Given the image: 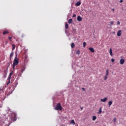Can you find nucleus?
Segmentation results:
<instances>
[{"mask_svg": "<svg viewBox=\"0 0 126 126\" xmlns=\"http://www.w3.org/2000/svg\"><path fill=\"white\" fill-rule=\"evenodd\" d=\"M12 72H13V71H12L11 72H10L9 75V76L7 78L8 82L6 85V87H7V86H8V84H9V83H10V79L11 78V75H12Z\"/></svg>", "mask_w": 126, "mask_h": 126, "instance_id": "3", "label": "nucleus"}, {"mask_svg": "<svg viewBox=\"0 0 126 126\" xmlns=\"http://www.w3.org/2000/svg\"><path fill=\"white\" fill-rule=\"evenodd\" d=\"M113 24H114V22H113V21H111L110 22V26H112V25H113Z\"/></svg>", "mask_w": 126, "mask_h": 126, "instance_id": "22", "label": "nucleus"}, {"mask_svg": "<svg viewBox=\"0 0 126 126\" xmlns=\"http://www.w3.org/2000/svg\"><path fill=\"white\" fill-rule=\"evenodd\" d=\"M117 24H118V25H120V24H121V22H120V21H118Z\"/></svg>", "mask_w": 126, "mask_h": 126, "instance_id": "30", "label": "nucleus"}, {"mask_svg": "<svg viewBox=\"0 0 126 126\" xmlns=\"http://www.w3.org/2000/svg\"><path fill=\"white\" fill-rule=\"evenodd\" d=\"M112 104H113V101H109L108 102V105H109V107H111V106L112 105Z\"/></svg>", "mask_w": 126, "mask_h": 126, "instance_id": "15", "label": "nucleus"}, {"mask_svg": "<svg viewBox=\"0 0 126 126\" xmlns=\"http://www.w3.org/2000/svg\"><path fill=\"white\" fill-rule=\"evenodd\" d=\"M102 113V108H100L98 112V114L100 115Z\"/></svg>", "mask_w": 126, "mask_h": 126, "instance_id": "16", "label": "nucleus"}, {"mask_svg": "<svg viewBox=\"0 0 126 126\" xmlns=\"http://www.w3.org/2000/svg\"><path fill=\"white\" fill-rule=\"evenodd\" d=\"M96 119H97V117H96V116H94L93 117V121H95L96 120Z\"/></svg>", "mask_w": 126, "mask_h": 126, "instance_id": "23", "label": "nucleus"}, {"mask_svg": "<svg viewBox=\"0 0 126 126\" xmlns=\"http://www.w3.org/2000/svg\"><path fill=\"white\" fill-rule=\"evenodd\" d=\"M71 48H73L74 47H75V44H74V43H72L71 44Z\"/></svg>", "mask_w": 126, "mask_h": 126, "instance_id": "21", "label": "nucleus"}, {"mask_svg": "<svg viewBox=\"0 0 126 126\" xmlns=\"http://www.w3.org/2000/svg\"><path fill=\"white\" fill-rule=\"evenodd\" d=\"M107 97H104V99H101V102H106L107 101Z\"/></svg>", "mask_w": 126, "mask_h": 126, "instance_id": "11", "label": "nucleus"}, {"mask_svg": "<svg viewBox=\"0 0 126 126\" xmlns=\"http://www.w3.org/2000/svg\"><path fill=\"white\" fill-rule=\"evenodd\" d=\"M81 110H82V108L81 107Z\"/></svg>", "mask_w": 126, "mask_h": 126, "instance_id": "40", "label": "nucleus"}, {"mask_svg": "<svg viewBox=\"0 0 126 126\" xmlns=\"http://www.w3.org/2000/svg\"><path fill=\"white\" fill-rule=\"evenodd\" d=\"M55 110L57 111H63V107H62V104L61 103H58L56 105L55 108H54Z\"/></svg>", "mask_w": 126, "mask_h": 126, "instance_id": "1", "label": "nucleus"}, {"mask_svg": "<svg viewBox=\"0 0 126 126\" xmlns=\"http://www.w3.org/2000/svg\"><path fill=\"white\" fill-rule=\"evenodd\" d=\"M113 121H114V123H115V122H117V118H114L113 119Z\"/></svg>", "mask_w": 126, "mask_h": 126, "instance_id": "27", "label": "nucleus"}, {"mask_svg": "<svg viewBox=\"0 0 126 126\" xmlns=\"http://www.w3.org/2000/svg\"><path fill=\"white\" fill-rule=\"evenodd\" d=\"M65 29H68V24H67V23L65 24Z\"/></svg>", "mask_w": 126, "mask_h": 126, "instance_id": "18", "label": "nucleus"}, {"mask_svg": "<svg viewBox=\"0 0 126 126\" xmlns=\"http://www.w3.org/2000/svg\"><path fill=\"white\" fill-rule=\"evenodd\" d=\"M12 51H13L15 49V44H12Z\"/></svg>", "mask_w": 126, "mask_h": 126, "instance_id": "19", "label": "nucleus"}, {"mask_svg": "<svg viewBox=\"0 0 126 126\" xmlns=\"http://www.w3.org/2000/svg\"><path fill=\"white\" fill-rule=\"evenodd\" d=\"M120 64H124L125 63V59H122L120 60Z\"/></svg>", "mask_w": 126, "mask_h": 126, "instance_id": "6", "label": "nucleus"}, {"mask_svg": "<svg viewBox=\"0 0 126 126\" xmlns=\"http://www.w3.org/2000/svg\"><path fill=\"white\" fill-rule=\"evenodd\" d=\"M8 31L6 30L3 32V35H6V34L8 33Z\"/></svg>", "mask_w": 126, "mask_h": 126, "instance_id": "13", "label": "nucleus"}, {"mask_svg": "<svg viewBox=\"0 0 126 126\" xmlns=\"http://www.w3.org/2000/svg\"><path fill=\"white\" fill-rule=\"evenodd\" d=\"M120 2H123V0H120Z\"/></svg>", "mask_w": 126, "mask_h": 126, "instance_id": "35", "label": "nucleus"}, {"mask_svg": "<svg viewBox=\"0 0 126 126\" xmlns=\"http://www.w3.org/2000/svg\"><path fill=\"white\" fill-rule=\"evenodd\" d=\"M109 54L111 57H113V50H112V48H110Z\"/></svg>", "mask_w": 126, "mask_h": 126, "instance_id": "9", "label": "nucleus"}, {"mask_svg": "<svg viewBox=\"0 0 126 126\" xmlns=\"http://www.w3.org/2000/svg\"><path fill=\"white\" fill-rule=\"evenodd\" d=\"M77 19L78 21H81L82 20V18L80 16L77 17Z\"/></svg>", "mask_w": 126, "mask_h": 126, "instance_id": "10", "label": "nucleus"}, {"mask_svg": "<svg viewBox=\"0 0 126 126\" xmlns=\"http://www.w3.org/2000/svg\"><path fill=\"white\" fill-rule=\"evenodd\" d=\"M106 71V75H107V76H108V75H109V70L107 69Z\"/></svg>", "mask_w": 126, "mask_h": 126, "instance_id": "24", "label": "nucleus"}, {"mask_svg": "<svg viewBox=\"0 0 126 126\" xmlns=\"http://www.w3.org/2000/svg\"><path fill=\"white\" fill-rule=\"evenodd\" d=\"M11 120L12 122H15L16 121V114L14 112H12L11 116Z\"/></svg>", "mask_w": 126, "mask_h": 126, "instance_id": "2", "label": "nucleus"}, {"mask_svg": "<svg viewBox=\"0 0 126 126\" xmlns=\"http://www.w3.org/2000/svg\"><path fill=\"white\" fill-rule=\"evenodd\" d=\"M24 70H25V68L23 67V68L21 69V73H22L23 71H24Z\"/></svg>", "mask_w": 126, "mask_h": 126, "instance_id": "26", "label": "nucleus"}, {"mask_svg": "<svg viewBox=\"0 0 126 126\" xmlns=\"http://www.w3.org/2000/svg\"><path fill=\"white\" fill-rule=\"evenodd\" d=\"M13 55H14V52L11 53V54L10 55V61H11V58H12V57H13Z\"/></svg>", "mask_w": 126, "mask_h": 126, "instance_id": "12", "label": "nucleus"}, {"mask_svg": "<svg viewBox=\"0 0 126 126\" xmlns=\"http://www.w3.org/2000/svg\"><path fill=\"white\" fill-rule=\"evenodd\" d=\"M15 67V65H13V69H14Z\"/></svg>", "mask_w": 126, "mask_h": 126, "instance_id": "34", "label": "nucleus"}, {"mask_svg": "<svg viewBox=\"0 0 126 126\" xmlns=\"http://www.w3.org/2000/svg\"><path fill=\"white\" fill-rule=\"evenodd\" d=\"M89 51H90L92 53H94L95 52V50H94V48L93 47H90L89 48Z\"/></svg>", "mask_w": 126, "mask_h": 126, "instance_id": "7", "label": "nucleus"}, {"mask_svg": "<svg viewBox=\"0 0 126 126\" xmlns=\"http://www.w3.org/2000/svg\"><path fill=\"white\" fill-rule=\"evenodd\" d=\"M80 4H81V2L80 1H79L75 3L76 6H79Z\"/></svg>", "mask_w": 126, "mask_h": 126, "instance_id": "8", "label": "nucleus"}, {"mask_svg": "<svg viewBox=\"0 0 126 126\" xmlns=\"http://www.w3.org/2000/svg\"><path fill=\"white\" fill-rule=\"evenodd\" d=\"M4 77H6V75H5V76H4Z\"/></svg>", "mask_w": 126, "mask_h": 126, "instance_id": "39", "label": "nucleus"}, {"mask_svg": "<svg viewBox=\"0 0 126 126\" xmlns=\"http://www.w3.org/2000/svg\"><path fill=\"white\" fill-rule=\"evenodd\" d=\"M76 14H73L72 17H76Z\"/></svg>", "mask_w": 126, "mask_h": 126, "instance_id": "32", "label": "nucleus"}, {"mask_svg": "<svg viewBox=\"0 0 126 126\" xmlns=\"http://www.w3.org/2000/svg\"><path fill=\"white\" fill-rule=\"evenodd\" d=\"M117 36L118 37H120V36H122V30H119L118 32H117Z\"/></svg>", "mask_w": 126, "mask_h": 126, "instance_id": "5", "label": "nucleus"}, {"mask_svg": "<svg viewBox=\"0 0 126 126\" xmlns=\"http://www.w3.org/2000/svg\"><path fill=\"white\" fill-rule=\"evenodd\" d=\"M76 54L77 55H80V51H79V50H78L76 52Z\"/></svg>", "mask_w": 126, "mask_h": 126, "instance_id": "20", "label": "nucleus"}, {"mask_svg": "<svg viewBox=\"0 0 126 126\" xmlns=\"http://www.w3.org/2000/svg\"><path fill=\"white\" fill-rule=\"evenodd\" d=\"M61 126H64V125L62 124V125H61Z\"/></svg>", "mask_w": 126, "mask_h": 126, "instance_id": "37", "label": "nucleus"}, {"mask_svg": "<svg viewBox=\"0 0 126 126\" xmlns=\"http://www.w3.org/2000/svg\"><path fill=\"white\" fill-rule=\"evenodd\" d=\"M112 11H115V9H112Z\"/></svg>", "mask_w": 126, "mask_h": 126, "instance_id": "36", "label": "nucleus"}, {"mask_svg": "<svg viewBox=\"0 0 126 126\" xmlns=\"http://www.w3.org/2000/svg\"><path fill=\"white\" fill-rule=\"evenodd\" d=\"M70 124H72V125H75V122H74V120H72L70 122Z\"/></svg>", "mask_w": 126, "mask_h": 126, "instance_id": "17", "label": "nucleus"}, {"mask_svg": "<svg viewBox=\"0 0 126 126\" xmlns=\"http://www.w3.org/2000/svg\"><path fill=\"white\" fill-rule=\"evenodd\" d=\"M114 62H115V59H111V62H112V63H114Z\"/></svg>", "mask_w": 126, "mask_h": 126, "instance_id": "28", "label": "nucleus"}, {"mask_svg": "<svg viewBox=\"0 0 126 126\" xmlns=\"http://www.w3.org/2000/svg\"><path fill=\"white\" fill-rule=\"evenodd\" d=\"M105 76H106V77H108V76H107V75H105Z\"/></svg>", "mask_w": 126, "mask_h": 126, "instance_id": "38", "label": "nucleus"}, {"mask_svg": "<svg viewBox=\"0 0 126 126\" xmlns=\"http://www.w3.org/2000/svg\"><path fill=\"white\" fill-rule=\"evenodd\" d=\"M19 63V62L18 61V59H17V56H16V57L14 60L13 65H17V64H18Z\"/></svg>", "mask_w": 126, "mask_h": 126, "instance_id": "4", "label": "nucleus"}, {"mask_svg": "<svg viewBox=\"0 0 126 126\" xmlns=\"http://www.w3.org/2000/svg\"><path fill=\"white\" fill-rule=\"evenodd\" d=\"M82 89L83 91H86V90L84 88H82Z\"/></svg>", "mask_w": 126, "mask_h": 126, "instance_id": "29", "label": "nucleus"}, {"mask_svg": "<svg viewBox=\"0 0 126 126\" xmlns=\"http://www.w3.org/2000/svg\"><path fill=\"white\" fill-rule=\"evenodd\" d=\"M8 38H9V39L10 41H11V39H12V37H8Z\"/></svg>", "mask_w": 126, "mask_h": 126, "instance_id": "33", "label": "nucleus"}, {"mask_svg": "<svg viewBox=\"0 0 126 126\" xmlns=\"http://www.w3.org/2000/svg\"><path fill=\"white\" fill-rule=\"evenodd\" d=\"M68 23L69 24H71V23H72V19H69L68 21Z\"/></svg>", "mask_w": 126, "mask_h": 126, "instance_id": "14", "label": "nucleus"}, {"mask_svg": "<svg viewBox=\"0 0 126 126\" xmlns=\"http://www.w3.org/2000/svg\"><path fill=\"white\" fill-rule=\"evenodd\" d=\"M108 77H106V76H105L104 77V80H106V79H107Z\"/></svg>", "mask_w": 126, "mask_h": 126, "instance_id": "31", "label": "nucleus"}, {"mask_svg": "<svg viewBox=\"0 0 126 126\" xmlns=\"http://www.w3.org/2000/svg\"><path fill=\"white\" fill-rule=\"evenodd\" d=\"M83 45L84 48H85V47H86V42H83Z\"/></svg>", "mask_w": 126, "mask_h": 126, "instance_id": "25", "label": "nucleus"}]
</instances>
